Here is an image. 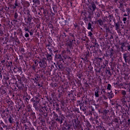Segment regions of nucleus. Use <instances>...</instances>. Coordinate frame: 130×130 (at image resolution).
Listing matches in <instances>:
<instances>
[{"label":"nucleus","instance_id":"9b49d317","mask_svg":"<svg viewBox=\"0 0 130 130\" xmlns=\"http://www.w3.org/2000/svg\"><path fill=\"white\" fill-rule=\"evenodd\" d=\"M127 47L128 48V51H130V45H128V46H127Z\"/></svg>","mask_w":130,"mask_h":130},{"label":"nucleus","instance_id":"20e7f679","mask_svg":"<svg viewBox=\"0 0 130 130\" xmlns=\"http://www.w3.org/2000/svg\"><path fill=\"white\" fill-rule=\"evenodd\" d=\"M52 57H51V55H47V59H48V60H51Z\"/></svg>","mask_w":130,"mask_h":130},{"label":"nucleus","instance_id":"ddd939ff","mask_svg":"<svg viewBox=\"0 0 130 130\" xmlns=\"http://www.w3.org/2000/svg\"><path fill=\"white\" fill-rule=\"evenodd\" d=\"M123 21H124V22H125V21H126V17L123 18Z\"/></svg>","mask_w":130,"mask_h":130},{"label":"nucleus","instance_id":"f257e3e1","mask_svg":"<svg viewBox=\"0 0 130 130\" xmlns=\"http://www.w3.org/2000/svg\"><path fill=\"white\" fill-rule=\"evenodd\" d=\"M89 8L91 11H95L96 10V5L94 4H92L90 7H89Z\"/></svg>","mask_w":130,"mask_h":130},{"label":"nucleus","instance_id":"7ed1b4c3","mask_svg":"<svg viewBox=\"0 0 130 130\" xmlns=\"http://www.w3.org/2000/svg\"><path fill=\"white\" fill-rule=\"evenodd\" d=\"M114 96V95L113 94V93H112V92H110V93H109V98H113V96Z\"/></svg>","mask_w":130,"mask_h":130},{"label":"nucleus","instance_id":"6ab92c4d","mask_svg":"<svg viewBox=\"0 0 130 130\" xmlns=\"http://www.w3.org/2000/svg\"><path fill=\"white\" fill-rule=\"evenodd\" d=\"M124 16H126L127 15L126 14H124Z\"/></svg>","mask_w":130,"mask_h":130},{"label":"nucleus","instance_id":"aec40b11","mask_svg":"<svg viewBox=\"0 0 130 130\" xmlns=\"http://www.w3.org/2000/svg\"><path fill=\"white\" fill-rule=\"evenodd\" d=\"M60 123H61V124L62 123V121H60Z\"/></svg>","mask_w":130,"mask_h":130},{"label":"nucleus","instance_id":"a211bd4d","mask_svg":"<svg viewBox=\"0 0 130 130\" xmlns=\"http://www.w3.org/2000/svg\"><path fill=\"white\" fill-rule=\"evenodd\" d=\"M25 31H28L29 32V29H25Z\"/></svg>","mask_w":130,"mask_h":130},{"label":"nucleus","instance_id":"f8f14e48","mask_svg":"<svg viewBox=\"0 0 130 130\" xmlns=\"http://www.w3.org/2000/svg\"><path fill=\"white\" fill-rule=\"evenodd\" d=\"M123 57H124V59H126V54H124Z\"/></svg>","mask_w":130,"mask_h":130},{"label":"nucleus","instance_id":"6e6552de","mask_svg":"<svg viewBox=\"0 0 130 130\" xmlns=\"http://www.w3.org/2000/svg\"><path fill=\"white\" fill-rule=\"evenodd\" d=\"M88 36H90V37H91V36H92V35H93V34H92V32H91V31L88 32Z\"/></svg>","mask_w":130,"mask_h":130},{"label":"nucleus","instance_id":"423d86ee","mask_svg":"<svg viewBox=\"0 0 130 130\" xmlns=\"http://www.w3.org/2000/svg\"><path fill=\"white\" fill-rule=\"evenodd\" d=\"M107 90H111V85H110V84H108V86H107Z\"/></svg>","mask_w":130,"mask_h":130},{"label":"nucleus","instance_id":"2eb2a0df","mask_svg":"<svg viewBox=\"0 0 130 130\" xmlns=\"http://www.w3.org/2000/svg\"><path fill=\"white\" fill-rule=\"evenodd\" d=\"M116 29H118V24H116Z\"/></svg>","mask_w":130,"mask_h":130},{"label":"nucleus","instance_id":"f3484780","mask_svg":"<svg viewBox=\"0 0 130 130\" xmlns=\"http://www.w3.org/2000/svg\"><path fill=\"white\" fill-rule=\"evenodd\" d=\"M104 112L105 113H107V110H105V111H104Z\"/></svg>","mask_w":130,"mask_h":130},{"label":"nucleus","instance_id":"f03ea898","mask_svg":"<svg viewBox=\"0 0 130 130\" xmlns=\"http://www.w3.org/2000/svg\"><path fill=\"white\" fill-rule=\"evenodd\" d=\"M94 95L95 97H99V90L98 89L95 90Z\"/></svg>","mask_w":130,"mask_h":130},{"label":"nucleus","instance_id":"0eeeda50","mask_svg":"<svg viewBox=\"0 0 130 130\" xmlns=\"http://www.w3.org/2000/svg\"><path fill=\"white\" fill-rule=\"evenodd\" d=\"M91 28H92V25L91 24V23H88V30H90L91 29Z\"/></svg>","mask_w":130,"mask_h":130},{"label":"nucleus","instance_id":"dca6fc26","mask_svg":"<svg viewBox=\"0 0 130 130\" xmlns=\"http://www.w3.org/2000/svg\"><path fill=\"white\" fill-rule=\"evenodd\" d=\"M48 49H49L50 51H51V49H50L49 47H48Z\"/></svg>","mask_w":130,"mask_h":130},{"label":"nucleus","instance_id":"1a4fd4ad","mask_svg":"<svg viewBox=\"0 0 130 130\" xmlns=\"http://www.w3.org/2000/svg\"><path fill=\"white\" fill-rule=\"evenodd\" d=\"M25 37H29V34L26 33L25 34Z\"/></svg>","mask_w":130,"mask_h":130},{"label":"nucleus","instance_id":"4468645a","mask_svg":"<svg viewBox=\"0 0 130 130\" xmlns=\"http://www.w3.org/2000/svg\"><path fill=\"white\" fill-rule=\"evenodd\" d=\"M29 33L30 35H31V36L33 35V32H32L29 31Z\"/></svg>","mask_w":130,"mask_h":130},{"label":"nucleus","instance_id":"39448f33","mask_svg":"<svg viewBox=\"0 0 130 130\" xmlns=\"http://www.w3.org/2000/svg\"><path fill=\"white\" fill-rule=\"evenodd\" d=\"M8 120L10 123H12L13 120H14V119H13V117H10Z\"/></svg>","mask_w":130,"mask_h":130},{"label":"nucleus","instance_id":"9d476101","mask_svg":"<svg viewBox=\"0 0 130 130\" xmlns=\"http://www.w3.org/2000/svg\"><path fill=\"white\" fill-rule=\"evenodd\" d=\"M122 94L123 95H125V94H126V92H125V91H122Z\"/></svg>","mask_w":130,"mask_h":130}]
</instances>
